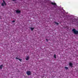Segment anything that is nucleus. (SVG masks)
Here are the masks:
<instances>
[{"mask_svg": "<svg viewBox=\"0 0 78 78\" xmlns=\"http://www.w3.org/2000/svg\"><path fill=\"white\" fill-rule=\"evenodd\" d=\"M72 32H73L75 34H78V31L76 30L75 29H73L72 30Z\"/></svg>", "mask_w": 78, "mask_h": 78, "instance_id": "f257e3e1", "label": "nucleus"}, {"mask_svg": "<svg viewBox=\"0 0 78 78\" xmlns=\"http://www.w3.org/2000/svg\"><path fill=\"white\" fill-rule=\"evenodd\" d=\"M26 73L27 75L28 76L31 75V73L30 71H27L26 72Z\"/></svg>", "mask_w": 78, "mask_h": 78, "instance_id": "f03ea898", "label": "nucleus"}, {"mask_svg": "<svg viewBox=\"0 0 78 78\" xmlns=\"http://www.w3.org/2000/svg\"><path fill=\"white\" fill-rule=\"evenodd\" d=\"M16 13H18L19 14L20 13V12H21L19 10H16Z\"/></svg>", "mask_w": 78, "mask_h": 78, "instance_id": "7ed1b4c3", "label": "nucleus"}, {"mask_svg": "<svg viewBox=\"0 0 78 78\" xmlns=\"http://www.w3.org/2000/svg\"><path fill=\"white\" fill-rule=\"evenodd\" d=\"M51 4V5H56V4L55 2H52Z\"/></svg>", "mask_w": 78, "mask_h": 78, "instance_id": "20e7f679", "label": "nucleus"}, {"mask_svg": "<svg viewBox=\"0 0 78 78\" xmlns=\"http://www.w3.org/2000/svg\"><path fill=\"white\" fill-rule=\"evenodd\" d=\"M69 65L70 66H71V67H72V66H73V64H72V63H69Z\"/></svg>", "mask_w": 78, "mask_h": 78, "instance_id": "39448f33", "label": "nucleus"}, {"mask_svg": "<svg viewBox=\"0 0 78 78\" xmlns=\"http://www.w3.org/2000/svg\"><path fill=\"white\" fill-rule=\"evenodd\" d=\"M26 60H27V61H28V59H29V57L28 56H27V57L26 58Z\"/></svg>", "mask_w": 78, "mask_h": 78, "instance_id": "423d86ee", "label": "nucleus"}, {"mask_svg": "<svg viewBox=\"0 0 78 78\" xmlns=\"http://www.w3.org/2000/svg\"><path fill=\"white\" fill-rule=\"evenodd\" d=\"M3 65H2L0 66V69H2V68L3 67Z\"/></svg>", "mask_w": 78, "mask_h": 78, "instance_id": "0eeeda50", "label": "nucleus"}, {"mask_svg": "<svg viewBox=\"0 0 78 78\" xmlns=\"http://www.w3.org/2000/svg\"><path fill=\"white\" fill-rule=\"evenodd\" d=\"M3 3H4L5 6H6V3L5 1H4V0H3Z\"/></svg>", "mask_w": 78, "mask_h": 78, "instance_id": "6e6552de", "label": "nucleus"}, {"mask_svg": "<svg viewBox=\"0 0 78 78\" xmlns=\"http://www.w3.org/2000/svg\"><path fill=\"white\" fill-rule=\"evenodd\" d=\"M54 57L55 58H56V54H54Z\"/></svg>", "mask_w": 78, "mask_h": 78, "instance_id": "1a4fd4ad", "label": "nucleus"}, {"mask_svg": "<svg viewBox=\"0 0 78 78\" xmlns=\"http://www.w3.org/2000/svg\"><path fill=\"white\" fill-rule=\"evenodd\" d=\"M34 28H31L30 29L32 31H33V30H34Z\"/></svg>", "mask_w": 78, "mask_h": 78, "instance_id": "9d476101", "label": "nucleus"}, {"mask_svg": "<svg viewBox=\"0 0 78 78\" xmlns=\"http://www.w3.org/2000/svg\"><path fill=\"white\" fill-rule=\"evenodd\" d=\"M65 69H66V70H67V69H69V68H68V67H67L66 66H65Z\"/></svg>", "mask_w": 78, "mask_h": 78, "instance_id": "9b49d317", "label": "nucleus"}, {"mask_svg": "<svg viewBox=\"0 0 78 78\" xmlns=\"http://www.w3.org/2000/svg\"><path fill=\"white\" fill-rule=\"evenodd\" d=\"M54 23H55V24H57V25H59V23H57L56 22H54Z\"/></svg>", "mask_w": 78, "mask_h": 78, "instance_id": "f8f14e48", "label": "nucleus"}, {"mask_svg": "<svg viewBox=\"0 0 78 78\" xmlns=\"http://www.w3.org/2000/svg\"><path fill=\"white\" fill-rule=\"evenodd\" d=\"M1 5L2 6H4V3H2L1 4Z\"/></svg>", "mask_w": 78, "mask_h": 78, "instance_id": "ddd939ff", "label": "nucleus"}, {"mask_svg": "<svg viewBox=\"0 0 78 78\" xmlns=\"http://www.w3.org/2000/svg\"><path fill=\"white\" fill-rule=\"evenodd\" d=\"M20 61H22V59L20 58L18 59Z\"/></svg>", "mask_w": 78, "mask_h": 78, "instance_id": "4468645a", "label": "nucleus"}, {"mask_svg": "<svg viewBox=\"0 0 78 78\" xmlns=\"http://www.w3.org/2000/svg\"><path fill=\"white\" fill-rule=\"evenodd\" d=\"M46 40L47 42H48V39H46Z\"/></svg>", "mask_w": 78, "mask_h": 78, "instance_id": "2eb2a0df", "label": "nucleus"}, {"mask_svg": "<svg viewBox=\"0 0 78 78\" xmlns=\"http://www.w3.org/2000/svg\"><path fill=\"white\" fill-rule=\"evenodd\" d=\"M16 59H19V58H17V57H16Z\"/></svg>", "mask_w": 78, "mask_h": 78, "instance_id": "dca6fc26", "label": "nucleus"}, {"mask_svg": "<svg viewBox=\"0 0 78 78\" xmlns=\"http://www.w3.org/2000/svg\"><path fill=\"white\" fill-rule=\"evenodd\" d=\"M13 1H16L17 0H12Z\"/></svg>", "mask_w": 78, "mask_h": 78, "instance_id": "f3484780", "label": "nucleus"}, {"mask_svg": "<svg viewBox=\"0 0 78 78\" xmlns=\"http://www.w3.org/2000/svg\"><path fill=\"white\" fill-rule=\"evenodd\" d=\"M15 22V21H12V22Z\"/></svg>", "mask_w": 78, "mask_h": 78, "instance_id": "a211bd4d", "label": "nucleus"}]
</instances>
